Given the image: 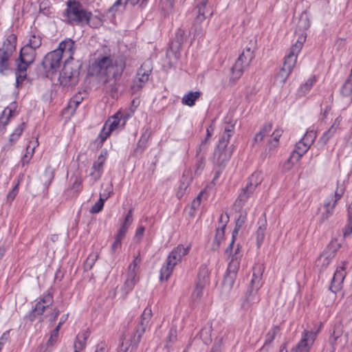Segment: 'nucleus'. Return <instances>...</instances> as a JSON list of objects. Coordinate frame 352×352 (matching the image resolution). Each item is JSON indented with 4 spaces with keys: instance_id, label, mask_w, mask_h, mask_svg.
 Wrapping results in <instances>:
<instances>
[{
    "instance_id": "obj_12",
    "label": "nucleus",
    "mask_w": 352,
    "mask_h": 352,
    "mask_svg": "<svg viewBox=\"0 0 352 352\" xmlns=\"http://www.w3.org/2000/svg\"><path fill=\"white\" fill-rule=\"evenodd\" d=\"M316 333L314 331H305L302 335L300 341L298 343L295 350L292 349L291 352H309L311 346L314 344L316 338ZM279 352H287L285 346H283Z\"/></svg>"
},
{
    "instance_id": "obj_42",
    "label": "nucleus",
    "mask_w": 352,
    "mask_h": 352,
    "mask_svg": "<svg viewBox=\"0 0 352 352\" xmlns=\"http://www.w3.org/2000/svg\"><path fill=\"white\" fill-rule=\"evenodd\" d=\"M298 27L300 30H306L310 27V21L305 12H303L300 16L299 21L298 23Z\"/></svg>"
},
{
    "instance_id": "obj_62",
    "label": "nucleus",
    "mask_w": 352,
    "mask_h": 352,
    "mask_svg": "<svg viewBox=\"0 0 352 352\" xmlns=\"http://www.w3.org/2000/svg\"><path fill=\"white\" fill-rule=\"evenodd\" d=\"M229 217L226 214H222L219 218V227L226 228V224L228 222Z\"/></svg>"
},
{
    "instance_id": "obj_14",
    "label": "nucleus",
    "mask_w": 352,
    "mask_h": 352,
    "mask_svg": "<svg viewBox=\"0 0 352 352\" xmlns=\"http://www.w3.org/2000/svg\"><path fill=\"white\" fill-rule=\"evenodd\" d=\"M36 55V50L28 46L24 45L21 49L19 58L16 61V65H19L21 70H27L28 67L34 61Z\"/></svg>"
},
{
    "instance_id": "obj_56",
    "label": "nucleus",
    "mask_w": 352,
    "mask_h": 352,
    "mask_svg": "<svg viewBox=\"0 0 352 352\" xmlns=\"http://www.w3.org/2000/svg\"><path fill=\"white\" fill-rule=\"evenodd\" d=\"M98 257V254L97 253L90 254L86 261V267L91 269L97 260Z\"/></svg>"
},
{
    "instance_id": "obj_31",
    "label": "nucleus",
    "mask_w": 352,
    "mask_h": 352,
    "mask_svg": "<svg viewBox=\"0 0 352 352\" xmlns=\"http://www.w3.org/2000/svg\"><path fill=\"white\" fill-rule=\"evenodd\" d=\"M89 337V333L86 331L77 335L76 340L74 344V349L81 351L86 345L87 339Z\"/></svg>"
},
{
    "instance_id": "obj_13",
    "label": "nucleus",
    "mask_w": 352,
    "mask_h": 352,
    "mask_svg": "<svg viewBox=\"0 0 352 352\" xmlns=\"http://www.w3.org/2000/svg\"><path fill=\"white\" fill-rule=\"evenodd\" d=\"M59 81L63 86H74L78 81V72L66 63L60 73Z\"/></svg>"
},
{
    "instance_id": "obj_50",
    "label": "nucleus",
    "mask_w": 352,
    "mask_h": 352,
    "mask_svg": "<svg viewBox=\"0 0 352 352\" xmlns=\"http://www.w3.org/2000/svg\"><path fill=\"white\" fill-rule=\"evenodd\" d=\"M210 329L204 328L201 330L199 333L200 338L202 339V340L206 344H209L212 340L210 335Z\"/></svg>"
},
{
    "instance_id": "obj_15",
    "label": "nucleus",
    "mask_w": 352,
    "mask_h": 352,
    "mask_svg": "<svg viewBox=\"0 0 352 352\" xmlns=\"http://www.w3.org/2000/svg\"><path fill=\"white\" fill-rule=\"evenodd\" d=\"M152 317V310L150 307H147L144 309L142 316L139 324L136 327L135 332L133 335V343L136 344L139 343L142 334L144 333L146 327Z\"/></svg>"
},
{
    "instance_id": "obj_49",
    "label": "nucleus",
    "mask_w": 352,
    "mask_h": 352,
    "mask_svg": "<svg viewBox=\"0 0 352 352\" xmlns=\"http://www.w3.org/2000/svg\"><path fill=\"white\" fill-rule=\"evenodd\" d=\"M225 228H221V227H218L217 228L216 234H215V236H214V239L217 247H219L221 241H222V239L224 237Z\"/></svg>"
},
{
    "instance_id": "obj_5",
    "label": "nucleus",
    "mask_w": 352,
    "mask_h": 352,
    "mask_svg": "<svg viewBox=\"0 0 352 352\" xmlns=\"http://www.w3.org/2000/svg\"><path fill=\"white\" fill-rule=\"evenodd\" d=\"M16 36L10 34L0 48V74L6 75L11 69L10 58L16 49Z\"/></svg>"
},
{
    "instance_id": "obj_46",
    "label": "nucleus",
    "mask_w": 352,
    "mask_h": 352,
    "mask_svg": "<svg viewBox=\"0 0 352 352\" xmlns=\"http://www.w3.org/2000/svg\"><path fill=\"white\" fill-rule=\"evenodd\" d=\"M316 138V133L314 130L307 131L301 141H303L306 144L311 146Z\"/></svg>"
},
{
    "instance_id": "obj_11",
    "label": "nucleus",
    "mask_w": 352,
    "mask_h": 352,
    "mask_svg": "<svg viewBox=\"0 0 352 352\" xmlns=\"http://www.w3.org/2000/svg\"><path fill=\"white\" fill-rule=\"evenodd\" d=\"M62 58L59 51L54 50L49 52L43 60V66L46 72L52 74L55 73L61 65Z\"/></svg>"
},
{
    "instance_id": "obj_48",
    "label": "nucleus",
    "mask_w": 352,
    "mask_h": 352,
    "mask_svg": "<svg viewBox=\"0 0 352 352\" xmlns=\"http://www.w3.org/2000/svg\"><path fill=\"white\" fill-rule=\"evenodd\" d=\"M16 87H19V85L22 83L24 79L26 78V70L22 71L19 69V65H16Z\"/></svg>"
},
{
    "instance_id": "obj_41",
    "label": "nucleus",
    "mask_w": 352,
    "mask_h": 352,
    "mask_svg": "<svg viewBox=\"0 0 352 352\" xmlns=\"http://www.w3.org/2000/svg\"><path fill=\"white\" fill-rule=\"evenodd\" d=\"M266 230L265 223L262 221V223L259 226L256 231V243L259 248L265 238V231Z\"/></svg>"
},
{
    "instance_id": "obj_37",
    "label": "nucleus",
    "mask_w": 352,
    "mask_h": 352,
    "mask_svg": "<svg viewBox=\"0 0 352 352\" xmlns=\"http://www.w3.org/2000/svg\"><path fill=\"white\" fill-rule=\"evenodd\" d=\"M340 92L344 97H349L352 94V74L342 86Z\"/></svg>"
},
{
    "instance_id": "obj_20",
    "label": "nucleus",
    "mask_w": 352,
    "mask_h": 352,
    "mask_svg": "<svg viewBox=\"0 0 352 352\" xmlns=\"http://www.w3.org/2000/svg\"><path fill=\"white\" fill-rule=\"evenodd\" d=\"M230 157V152L227 150L226 147L220 148L219 145H217L213 154V162L218 166H221L227 162Z\"/></svg>"
},
{
    "instance_id": "obj_22",
    "label": "nucleus",
    "mask_w": 352,
    "mask_h": 352,
    "mask_svg": "<svg viewBox=\"0 0 352 352\" xmlns=\"http://www.w3.org/2000/svg\"><path fill=\"white\" fill-rule=\"evenodd\" d=\"M335 255L336 250L327 247L318 258L316 261L317 265H320L323 268L327 267Z\"/></svg>"
},
{
    "instance_id": "obj_52",
    "label": "nucleus",
    "mask_w": 352,
    "mask_h": 352,
    "mask_svg": "<svg viewBox=\"0 0 352 352\" xmlns=\"http://www.w3.org/2000/svg\"><path fill=\"white\" fill-rule=\"evenodd\" d=\"M174 0H161L160 6L162 9L166 12H168L173 8Z\"/></svg>"
},
{
    "instance_id": "obj_23",
    "label": "nucleus",
    "mask_w": 352,
    "mask_h": 352,
    "mask_svg": "<svg viewBox=\"0 0 352 352\" xmlns=\"http://www.w3.org/2000/svg\"><path fill=\"white\" fill-rule=\"evenodd\" d=\"M261 182V178L260 173L256 172L253 173L248 179L246 186L243 188V194H252Z\"/></svg>"
},
{
    "instance_id": "obj_19",
    "label": "nucleus",
    "mask_w": 352,
    "mask_h": 352,
    "mask_svg": "<svg viewBox=\"0 0 352 352\" xmlns=\"http://www.w3.org/2000/svg\"><path fill=\"white\" fill-rule=\"evenodd\" d=\"M344 270V267L338 268L333 274L329 289L334 294H336L342 287V284L345 277Z\"/></svg>"
},
{
    "instance_id": "obj_51",
    "label": "nucleus",
    "mask_w": 352,
    "mask_h": 352,
    "mask_svg": "<svg viewBox=\"0 0 352 352\" xmlns=\"http://www.w3.org/2000/svg\"><path fill=\"white\" fill-rule=\"evenodd\" d=\"M186 38V31L184 29L179 28L175 33V41L180 45Z\"/></svg>"
},
{
    "instance_id": "obj_44",
    "label": "nucleus",
    "mask_w": 352,
    "mask_h": 352,
    "mask_svg": "<svg viewBox=\"0 0 352 352\" xmlns=\"http://www.w3.org/2000/svg\"><path fill=\"white\" fill-rule=\"evenodd\" d=\"M232 135L231 129H226L221 138L219 139V144L220 148L227 147L229 142L230 138Z\"/></svg>"
},
{
    "instance_id": "obj_8",
    "label": "nucleus",
    "mask_w": 352,
    "mask_h": 352,
    "mask_svg": "<svg viewBox=\"0 0 352 352\" xmlns=\"http://www.w3.org/2000/svg\"><path fill=\"white\" fill-rule=\"evenodd\" d=\"M141 261L140 255L138 254L134 257V259L128 267L126 278L124 285L126 292L132 290L139 280L138 274L139 272V267L141 263Z\"/></svg>"
},
{
    "instance_id": "obj_60",
    "label": "nucleus",
    "mask_w": 352,
    "mask_h": 352,
    "mask_svg": "<svg viewBox=\"0 0 352 352\" xmlns=\"http://www.w3.org/2000/svg\"><path fill=\"white\" fill-rule=\"evenodd\" d=\"M177 339V330L175 328H171L170 329L168 336L167 338V342H173Z\"/></svg>"
},
{
    "instance_id": "obj_34",
    "label": "nucleus",
    "mask_w": 352,
    "mask_h": 352,
    "mask_svg": "<svg viewBox=\"0 0 352 352\" xmlns=\"http://www.w3.org/2000/svg\"><path fill=\"white\" fill-rule=\"evenodd\" d=\"M139 343L134 344L133 336L130 339H124L120 346L118 352H132Z\"/></svg>"
},
{
    "instance_id": "obj_32",
    "label": "nucleus",
    "mask_w": 352,
    "mask_h": 352,
    "mask_svg": "<svg viewBox=\"0 0 352 352\" xmlns=\"http://www.w3.org/2000/svg\"><path fill=\"white\" fill-rule=\"evenodd\" d=\"M36 146H37V141H35L34 142H30V144L27 146L26 153L23 155V157H22V160H21L23 166L29 163L30 160H31V158L34 153V149Z\"/></svg>"
},
{
    "instance_id": "obj_29",
    "label": "nucleus",
    "mask_w": 352,
    "mask_h": 352,
    "mask_svg": "<svg viewBox=\"0 0 352 352\" xmlns=\"http://www.w3.org/2000/svg\"><path fill=\"white\" fill-rule=\"evenodd\" d=\"M14 109V104H12L10 107H6L2 112L0 117V130H3L8 124Z\"/></svg>"
},
{
    "instance_id": "obj_64",
    "label": "nucleus",
    "mask_w": 352,
    "mask_h": 352,
    "mask_svg": "<svg viewBox=\"0 0 352 352\" xmlns=\"http://www.w3.org/2000/svg\"><path fill=\"white\" fill-rule=\"evenodd\" d=\"M127 230H128L127 228L122 226L121 228H120L117 235L116 236V237L122 240L123 238L124 237L125 234L127 232Z\"/></svg>"
},
{
    "instance_id": "obj_16",
    "label": "nucleus",
    "mask_w": 352,
    "mask_h": 352,
    "mask_svg": "<svg viewBox=\"0 0 352 352\" xmlns=\"http://www.w3.org/2000/svg\"><path fill=\"white\" fill-rule=\"evenodd\" d=\"M206 274V272L205 270L199 274V280L191 296L192 302L194 304L199 302L203 297L204 289L206 283L205 280Z\"/></svg>"
},
{
    "instance_id": "obj_36",
    "label": "nucleus",
    "mask_w": 352,
    "mask_h": 352,
    "mask_svg": "<svg viewBox=\"0 0 352 352\" xmlns=\"http://www.w3.org/2000/svg\"><path fill=\"white\" fill-rule=\"evenodd\" d=\"M42 38L38 34H31L25 45L32 49L36 50L41 45Z\"/></svg>"
},
{
    "instance_id": "obj_47",
    "label": "nucleus",
    "mask_w": 352,
    "mask_h": 352,
    "mask_svg": "<svg viewBox=\"0 0 352 352\" xmlns=\"http://www.w3.org/2000/svg\"><path fill=\"white\" fill-rule=\"evenodd\" d=\"M208 0H201L200 3H199V6H198L199 14L197 16V19L199 21H202V20L206 19L205 9H206V4L208 3Z\"/></svg>"
},
{
    "instance_id": "obj_10",
    "label": "nucleus",
    "mask_w": 352,
    "mask_h": 352,
    "mask_svg": "<svg viewBox=\"0 0 352 352\" xmlns=\"http://www.w3.org/2000/svg\"><path fill=\"white\" fill-rule=\"evenodd\" d=\"M122 114L118 112L107 120L99 135V138L102 142L110 135L113 131L120 126H122L125 124V120L122 119Z\"/></svg>"
},
{
    "instance_id": "obj_1",
    "label": "nucleus",
    "mask_w": 352,
    "mask_h": 352,
    "mask_svg": "<svg viewBox=\"0 0 352 352\" xmlns=\"http://www.w3.org/2000/svg\"><path fill=\"white\" fill-rule=\"evenodd\" d=\"M125 68V63L122 58H116L112 56H100L91 67L92 75L107 76L113 79L111 91H117L116 80L121 76Z\"/></svg>"
},
{
    "instance_id": "obj_28",
    "label": "nucleus",
    "mask_w": 352,
    "mask_h": 352,
    "mask_svg": "<svg viewBox=\"0 0 352 352\" xmlns=\"http://www.w3.org/2000/svg\"><path fill=\"white\" fill-rule=\"evenodd\" d=\"M111 191L109 190L107 193H102L100 195L99 200L91 208L90 212L92 214L98 213L103 208L104 203L111 195Z\"/></svg>"
},
{
    "instance_id": "obj_58",
    "label": "nucleus",
    "mask_w": 352,
    "mask_h": 352,
    "mask_svg": "<svg viewBox=\"0 0 352 352\" xmlns=\"http://www.w3.org/2000/svg\"><path fill=\"white\" fill-rule=\"evenodd\" d=\"M132 211H133V210L130 209L129 211L128 212V213L125 217V219L124 221V223L122 225V226H125L126 228H129L130 225L132 223V221H133Z\"/></svg>"
},
{
    "instance_id": "obj_39",
    "label": "nucleus",
    "mask_w": 352,
    "mask_h": 352,
    "mask_svg": "<svg viewBox=\"0 0 352 352\" xmlns=\"http://www.w3.org/2000/svg\"><path fill=\"white\" fill-rule=\"evenodd\" d=\"M240 267V262L236 258L232 259V261L230 262L228 267V271L229 272L228 277L226 278V280H229L230 279L232 278V274L234 275Z\"/></svg>"
},
{
    "instance_id": "obj_17",
    "label": "nucleus",
    "mask_w": 352,
    "mask_h": 352,
    "mask_svg": "<svg viewBox=\"0 0 352 352\" xmlns=\"http://www.w3.org/2000/svg\"><path fill=\"white\" fill-rule=\"evenodd\" d=\"M75 43L70 38H66L61 41L56 51H59L60 54L63 57L66 56L67 59H72L75 52Z\"/></svg>"
},
{
    "instance_id": "obj_45",
    "label": "nucleus",
    "mask_w": 352,
    "mask_h": 352,
    "mask_svg": "<svg viewBox=\"0 0 352 352\" xmlns=\"http://www.w3.org/2000/svg\"><path fill=\"white\" fill-rule=\"evenodd\" d=\"M242 57V54L239 55L236 62L235 65L232 67V74L233 77L235 78H239L242 75V68H241V58Z\"/></svg>"
},
{
    "instance_id": "obj_63",
    "label": "nucleus",
    "mask_w": 352,
    "mask_h": 352,
    "mask_svg": "<svg viewBox=\"0 0 352 352\" xmlns=\"http://www.w3.org/2000/svg\"><path fill=\"white\" fill-rule=\"evenodd\" d=\"M209 145V140H208V138H205L204 140L201 141L199 147V151H197V153L201 151H205L208 149Z\"/></svg>"
},
{
    "instance_id": "obj_30",
    "label": "nucleus",
    "mask_w": 352,
    "mask_h": 352,
    "mask_svg": "<svg viewBox=\"0 0 352 352\" xmlns=\"http://www.w3.org/2000/svg\"><path fill=\"white\" fill-rule=\"evenodd\" d=\"M352 234V201L347 208V221L343 229V235L344 237L350 236Z\"/></svg>"
},
{
    "instance_id": "obj_25",
    "label": "nucleus",
    "mask_w": 352,
    "mask_h": 352,
    "mask_svg": "<svg viewBox=\"0 0 352 352\" xmlns=\"http://www.w3.org/2000/svg\"><path fill=\"white\" fill-rule=\"evenodd\" d=\"M272 129V123H266L263 127L260 129V131L256 133L253 141L254 143H261L264 140L265 137H266L271 132Z\"/></svg>"
},
{
    "instance_id": "obj_35",
    "label": "nucleus",
    "mask_w": 352,
    "mask_h": 352,
    "mask_svg": "<svg viewBox=\"0 0 352 352\" xmlns=\"http://www.w3.org/2000/svg\"><path fill=\"white\" fill-rule=\"evenodd\" d=\"M105 162V157L103 155H100L98 156V160L93 164L92 168L97 173H91L96 179H98L100 177V172L102 168L103 164Z\"/></svg>"
},
{
    "instance_id": "obj_40",
    "label": "nucleus",
    "mask_w": 352,
    "mask_h": 352,
    "mask_svg": "<svg viewBox=\"0 0 352 352\" xmlns=\"http://www.w3.org/2000/svg\"><path fill=\"white\" fill-rule=\"evenodd\" d=\"M190 179L184 175L182 177L180 180V184L179 186L178 191L177 192V196L179 199L182 198L185 190L187 189L188 186L190 184Z\"/></svg>"
},
{
    "instance_id": "obj_38",
    "label": "nucleus",
    "mask_w": 352,
    "mask_h": 352,
    "mask_svg": "<svg viewBox=\"0 0 352 352\" xmlns=\"http://www.w3.org/2000/svg\"><path fill=\"white\" fill-rule=\"evenodd\" d=\"M280 327L278 325L273 326L265 336V340L263 347L270 344L274 340L276 336L279 333Z\"/></svg>"
},
{
    "instance_id": "obj_55",
    "label": "nucleus",
    "mask_w": 352,
    "mask_h": 352,
    "mask_svg": "<svg viewBox=\"0 0 352 352\" xmlns=\"http://www.w3.org/2000/svg\"><path fill=\"white\" fill-rule=\"evenodd\" d=\"M81 100L82 98H80V96L74 97L69 102L68 108L72 109L73 111H75L78 104L81 102Z\"/></svg>"
},
{
    "instance_id": "obj_7",
    "label": "nucleus",
    "mask_w": 352,
    "mask_h": 352,
    "mask_svg": "<svg viewBox=\"0 0 352 352\" xmlns=\"http://www.w3.org/2000/svg\"><path fill=\"white\" fill-rule=\"evenodd\" d=\"M345 191V188L343 186H339L338 185L334 195H331V199L324 201L323 208L324 211L322 212L320 217V223H324L330 217L333 215L334 208L338 204V201L342 198Z\"/></svg>"
},
{
    "instance_id": "obj_54",
    "label": "nucleus",
    "mask_w": 352,
    "mask_h": 352,
    "mask_svg": "<svg viewBox=\"0 0 352 352\" xmlns=\"http://www.w3.org/2000/svg\"><path fill=\"white\" fill-rule=\"evenodd\" d=\"M315 80H316L315 77H311V78H309L305 82V83L303 84L300 87L301 91H303L304 93H305L306 91H309L311 89V88L312 87Z\"/></svg>"
},
{
    "instance_id": "obj_43",
    "label": "nucleus",
    "mask_w": 352,
    "mask_h": 352,
    "mask_svg": "<svg viewBox=\"0 0 352 352\" xmlns=\"http://www.w3.org/2000/svg\"><path fill=\"white\" fill-rule=\"evenodd\" d=\"M25 128V122H21L14 130V131L10 135L9 141L11 143L15 142L22 134Z\"/></svg>"
},
{
    "instance_id": "obj_21",
    "label": "nucleus",
    "mask_w": 352,
    "mask_h": 352,
    "mask_svg": "<svg viewBox=\"0 0 352 352\" xmlns=\"http://www.w3.org/2000/svg\"><path fill=\"white\" fill-rule=\"evenodd\" d=\"M53 302V297L50 294L43 296L38 302H36L33 310L34 315H42L46 308L50 307Z\"/></svg>"
},
{
    "instance_id": "obj_27",
    "label": "nucleus",
    "mask_w": 352,
    "mask_h": 352,
    "mask_svg": "<svg viewBox=\"0 0 352 352\" xmlns=\"http://www.w3.org/2000/svg\"><path fill=\"white\" fill-rule=\"evenodd\" d=\"M54 178V169L50 166H47L41 176L40 179L43 184L47 188L51 184Z\"/></svg>"
},
{
    "instance_id": "obj_9",
    "label": "nucleus",
    "mask_w": 352,
    "mask_h": 352,
    "mask_svg": "<svg viewBox=\"0 0 352 352\" xmlns=\"http://www.w3.org/2000/svg\"><path fill=\"white\" fill-rule=\"evenodd\" d=\"M152 69L153 67L151 61H146L141 65L131 86V89L133 92L138 91L144 86L149 79Z\"/></svg>"
},
{
    "instance_id": "obj_6",
    "label": "nucleus",
    "mask_w": 352,
    "mask_h": 352,
    "mask_svg": "<svg viewBox=\"0 0 352 352\" xmlns=\"http://www.w3.org/2000/svg\"><path fill=\"white\" fill-rule=\"evenodd\" d=\"M263 269L261 265H256L253 267L252 279L247 290L245 299L243 300V309H248L253 304L258 302L256 296L257 289L263 275Z\"/></svg>"
},
{
    "instance_id": "obj_33",
    "label": "nucleus",
    "mask_w": 352,
    "mask_h": 352,
    "mask_svg": "<svg viewBox=\"0 0 352 352\" xmlns=\"http://www.w3.org/2000/svg\"><path fill=\"white\" fill-rule=\"evenodd\" d=\"M67 318V315H66L65 316H63L62 318L60 319V321L59 322L58 324L57 325V327L53 330L49 340H47V342L46 343L47 346H52L54 344V343L56 342L57 338H58V331L60 330V328L62 326V324L65 322Z\"/></svg>"
},
{
    "instance_id": "obj_59",
    "label": "nucleus",
    "mask_w": 352,
    "mask_h": 352,
    "mask_svg": "<svg viewBox=\"0 0 352 352\" xmlns=\"http://www.w3.org/2000/svg\"><path fill=\"white\" fill-rule=\"evenodd\" d=\"M121 241H122L121 239L115 237V241L113 242V243L112 244V245L111 247V252L112 254L116 253L117 250H118L121 248V245H122Z\"/></svg>"
},
{
    "instance_id": "obj_18",
    "label": "nucleus",
    "mask_w": 352,
    "mask_h": 352,
    "mask_svg": "<svg viewBox=\"0 0 352 352\" xmlns=\"http://www.w3.org/2000/svg\"><path fill=\"white\" fill-rule=\"evenodd\" d=\"M309 148V146L306 144L303 141L300 140L296 143L295 148L291 153L287 162L292 164L296 163L302 156L307 153Z\"/></svg>"
},
{
    "instance_id": "obj_2",
    "label": "nucleus",
    "mask_w": 352,
    "mask_h": 352,
    "mask_svg": "<svg viewBox=\"0 0 352 352\" xmlns=\"http://www.w3.org/2000/svg\"><path fill=\"white\" fill-rule=\"evenodd\" d=\"M305 41V36H302L300 37V40H298L297 42L292 46L290 52L285 58L283 67L275 76V83L283 85L286 82L287 78L293 71L296 63L297 54L302 49Z\"/></svg>"
},
{
    "instance_id": "obj_24",
    "label": "nucleus",
    "mask_w": 352,
    "mask_h": 352,
    "mask_svg": "<svg viewBox=\"0 0 352 352\" xmlns=\"http://www.w3.org/2000/svg\"><path fill=\"white\" fill-rule=\"evenodd\" d=\"M342 120V118L340 116L338 117L333 122L331 126L323 133L322 136L320 138V141H322L323 144H326L328 140L333 135V134L336 132L338 129L340 122Z\"/></svg>"
},
{
    "instance_id": "obj_26",
    "label": "nucleus",
    "mask_w": 352,
    "mask_h": 352,
    "mask_svg": "<svg viewBox=\"0 0 352 352\" xmlns=\"http://www.w3.org/2000/svg\"><path fill=\"white\" fill-rule=\"evenodd\" d=\"M201 91H190L187 94H185L182 99V102L183 104L192 107L195 104V101L201 96Z\"/></svg>"
},
{
    "instance_id": "obj_53",
    "label": "nucleus",
    "mask_w": 352,
    "mask_h": 352,
    "mask_svg": "<svg viewBox=\"0 0 352 352\" xmlns=\"http://www.w3.org/2000/svg\"><path fill=\"white\" fill-rule=\"evenodd\" d=\"M254 58V51L245 52L243 51V66H248Z\"/></svg>"
},
{
    "instance_id": "obj_61",
    "label": "nucleus",
    "mask_w": 352,
    "mask_h": 352,
    "mask_svg": "<svg viewBox=\"0 0 352 352\" xmlns=\"http://www.w3.org/2000/svg\"><path fill=\"white\" fill-rule=\"evenodd\" d=\"M273 139L274 142V148H276L278 144L279 138L281 136V131L279 130H275L272 133Z\"/></svg>"
},
{
    "instance_id": "obj_3",
    "label": "nucleus",
    "mask_w": 352,
    "mask_h": 352,
    "mask_svg": "<svg viewBox=\"0 0 352 352\" xmlns=\"http://www.w3.org/2000/svg\"><path fill=\"white\" fill-rule=\"evenodd\" d=\"M64 15L69 24H85L89 23L91 12L87 11L78 1L69 0Z\"/></svg>"
},
{
    "instance_id": "obj_57",
    "label": "nucleus",
    "mask_w": 352,
    "mask_h": 352,
    "mask_svg": "<svg viewBox=\"0 0 352 352\" xmlns=\"http://www.w3.org/2000/svg\"><path fill=\"white\" fill-rule=\"evenodd\" d=\"M85 23L89 25L90 27L92 28H98V26L101 25L102 21L98 17L93 16V15L91 14V18L89 20V22Z\"/></svg>"
},
{
    "instance_id": "obj_4",
    "label": "nucleus",
    "mask_w": 352,
    "mask_h": 352,
    "mask_svg": "<svg viewBox=\"0 0 352 352\" xmlns=\"http://www.w3.org/2000/svg\"><path fill=\"white\" fill-rule=\"evenodd\" d=\"M190 249V246L185 248L182 245H179L170 252L166 263L160 270V279L162 280L168 279L175 265L182 261L184 256L188 254Z\"/></svg>"
}]
</instances>
